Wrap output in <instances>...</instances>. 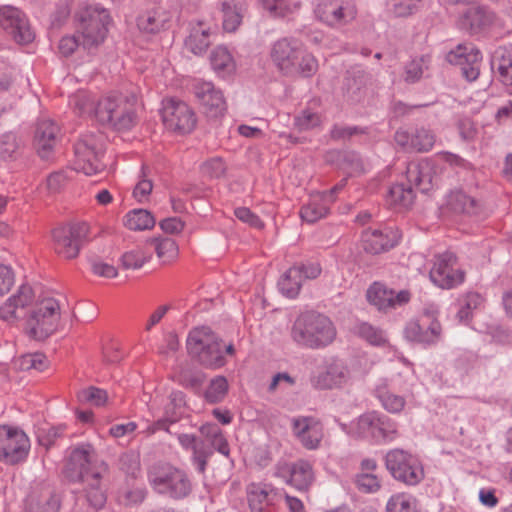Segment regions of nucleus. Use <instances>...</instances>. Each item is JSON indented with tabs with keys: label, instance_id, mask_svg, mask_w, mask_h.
<instances>
[{
	"label": "nucleus",
	"instance_id": "f257e3e1",
	"mask_svg": "<svg viewBox=\"0 0 512 512\" xmlns=\"http://www.w3.org/2000/svg\"><path fill=\"white\" fill-rule=\"evenodd\" d=\"M108 465L96 457L92 445L83 443L75 447L69 456L64 474L71 482L83 485V496L88 505L101 509L107 500L105 475Z\"/></svg>",
	"mask_w": 512,
	"mask_h": 512
},
{
	"label": "nucleus",
	"instance_id": "f03ea898",
	"mask_svg": "<svg viewBox=\"0 0 512 512\" xmlns=\"http://www.w3.org/2000/svg\"><path fill=\"white\" fill-rule=\"evenodd\" d=\"M75 19L80 37L64 36L60 39L58 48L63 56L71 55L79 45L88 50L100 45L111 21L108 10L98 3L82 4Z\"/></svg>",
	"mask_w": 512,
	"mask_h": 512
},
{
	"label": "nucleus",
	"instance_id": "7ed1b4c3",
	"mask_svg": "<svg viewBox=\"0 0 512 512\" xmlns=\"http://www.w3.org/2000/svg\"><path fill=\"white\" fill-rule=\"evenodd\" d=\"M337 330L331 319L315 311L299 314L290 328L291 340L304 349L322 350L336 339Z\"/></svg>",
	"mask_w": 512,
	"mask_h": 512
},
{
	"label": "nucleus",
	"instance_id": "20e7f679",
	"mask_svg": "<svg viewBox=\"0 0 512 512\" xmlns=\"http://www.w3.org/2000/svg\"><path fill=\"white\" fill-rule=\"evenodd\" d=\"M275 66L287 76L311 77L318 70V61L296 38L284 37L275 41L270 50Z\"/></svg>",
	"mask_w": 512,
	"mask_h": 512
},
{
	"label": "nucleus",
	"instance_id": "39448f33",
	"mask_svg": "<svg viewBox=\"0 0 512 512\" xmlns=\"http://www.w3.org/2000/svg\"><path fill=\"white\" fill-rule=\"evenodd\" d=\"M136 104L134 92H111L97 100L94 117L115 130H130L136 122Z\"/></svg>",
	"mask_w": 512,
	"mask_h": 512
},
{
	"label": "nucleus",
	"instance_id": "423d86ee",
	"mask_svg": "<svg viewBox=\"0 0 512 512\" xmlns=\"http://www.w3.org/2000/svg\"><path fill=\"white\" fill-rule=\"evenodd\" d=\"M147 478L149 485L156 494L172 500H183L193 490V484L188 473L169 463L151 466Z\"/></svg>",
	"mask_w": 512,
	"mask_h": 512
},
{
	"label": "nucleus",
	"instance_id": "0eeeda50",
	"mask_svg": "<svg viewBox=\"0 0 512 512\" xmlns=\"http://www.w3.org/2000/svg\"><path fill=\"white\" fill-rule=\"evenodd\" d=\"M187 350L205 367L217 369L226 364L222 339L210 327L202 326L190 331Z\"/></svg>",
	"mask_w": 512,
	"mask_h": 512
},
{
	"label": "nucleus",
	"instance_id": "6e6552de",
	"mask_svg": "<svg viewBox=\"0 0 512 512\" xmlns=\"http://www.w3.org/2000/svg\"><path fill=\"white\" fill-rule=\"evenodd\" d=\"M60 320V305L52 297L38 300L25 320V331L34 340H44L53 334Z\"/></svg>",
	"mask_w": 512,
	"mask_h": 512
},
{
	"label": "nucleus",
	"instance_id": "1a4fd4ad",
	"mask_svg": "<svg viewBox=\"0 0 512 512\" xmlns=\"http://www.w3.org/2000/svg\"><path fill=\"white\" fill-rule=\"evenodd\" d=\"M385 466L395 480L407 486L419 484L425 476L419 460L402 449H393L387 452Z\"/></svg>",
	"mask_w": 512,
	"mask_h": 512
},
{
	"label": "nucleus",
	"instance_id": "9d476101",
	"mask_svg": "<svg viewBox=\"0 0 512 512\" xmlns=\"http://www.w3.org/2000/svg\"><path fill=\"white\" fill-rule=\"evenodd\" d=\"M89 226L84 222L55 228L52 231L53 248L65 259L76 258L88 237Z\"/></svg>",
	"mask_w": 512,
	"mask_h": 512
},
{
	"label": "nucleus",
	"instance_id": "9b49d317",
	"mask_svg": "<svg viewBox=\"0 0 512 512\" xmlns=\"http://www.w3.org/2000/svg\"><path fill=\"white\" fill-rule=\"evenodd\" d=\"M30 439L18 427L0 426V461L17 464L24 460L30 452Z\"/></svg>",
	"mask_w": 512,
	"mask_h": 512
},
{
	"label": "nucleus",
	"instance_id": "f8f14e48",
	"mask_svg": "<svg viewBox=\"0 0 512 512\" xmlns=\"http://www.w3.org/2000/svg\"><path fill=\"white\" fill-rule=\"evenodd\" d=\"M75 159L73 169L91 176L101 172L104 164L101 161L103 148L94 135L83 136L74 146Z\"/></svg>",
	"mask_w": 512,
	"mask_h": 512
},
{
	"label": "nucleus",
	"instance_id": "ddd939ff",
	"mask_svg": "<svg viewBox=\"0 0 512 512\" xmlns=\"http://www.w3.org/2000/svg\"><path fill=\"white\" fill-rule=\"evenodd\" d=\"M0 26L18 44H29L35 38V32L28 17L15 6L3 5L0 7Z\"/></svg>",
	"mask_w": 512,
	"mask_h": 512
},
{
	"label": "nucleus",
	"instance_id": "4468645a",
	"mask_svg": "<svg viewBox=\"0 0 512 512\" xmlns=\"http://www.w3.org/2000/svg\"><path fill=\"white\" fill-rule=\"evenodd\" d=\"M442 335V326L434 314L425 312L407 322L404 337L412 343L434 345Z\"/></svg>",
	"mask_w": 512,
	"mask_h": 512
},
{
	"label": "nucleus",
	"instance_id": "2eb2a0df",
	"mask_svg": "<svg viewBox=\"0 0 512 512\" xmlns=\"http://www.w3.org/2000/svg\"><path fill=\"white\" fill-rule=\"evenodd\" d=\"M161 116L168 130L180 134L191 132L196 124L195 114L190 107L174 98L163 100Z\"/></svg>",
	"mask_w": 512,
	"mask_h": 512
},
{
	"label": "nucleus",
	"instance_id": "dca6fc26",
	"mask_svg": "<svg viewBox=\"0 0 512 512\" xmlns=\"http://www.w3.org/2000/svg\"><path fill=\"white\" fill-rule=\"evenodd\" d=\"M457 257L449 251L438 254L434 258L430 270L431 281L443 289H451L464 281L465 273L456 268Z\"/></svg>",
	"mask_w": 512,
	"mask_h": 512
},
{
	"label": "nucleus",
	"instance_id": "f3484780",
	"mask_svg": "<svg viewBox=\"0 0 512 512\" xmlns=\"http://www.w3.org/2000/svg\"><path fill=\"white\" fill-rule=\"evenodd\" d=\"M358 432L377 442H390L397 437L396 424L385 415L372 411L359 417Z\"/></svg>",
	"mask_w": 512,
	"mask_h": 512
},
{
	"label": "nucleus",
	"instance_id": "a211bd4d",
	"mask_svg": "<svg viewBox=\"0 0 512 512\" xmlns=\"http://www.w3.org/2000/svg\"><path fill=\"white\" fill-rule=\"evenodd\" d=\"M411 294L408 290L396 293L381 282H374L366 291L367 301L379 311H388L398 306H403L410 301Z\"/></svg>",
	"mask_w": 512,
	"mask_h": 512
},
{
	"label": "nucleus",
	"instance_id": "6ab92c4d",
	"mask_svg": "<svg viewBox=\"0 0 512 512\" xmlns=\"http://www.w3.org/2000/svg\"><path fill=\"white\" fill-rule=\"evenodd\" d=\"M399 235L390 228H364L360 234V247L364 252L377 255L392 249L397 245Z\"/></svg>",
	"mask_w": 512,
	"mask_h": 512
},
{
	"label": "nucleus",
	"instance_id": "aec40b11",
	"mask_svg": "<svg viewBox=\"0 0 512 512\" xmlns=\"http://www.w3.org/2000/svg\"><path fill=\"white\" fill-rule=\"evenodd\" d=\"M274 474L298 490L307 489L314 480L312 466L306 460H298L294 463H278Z\"/></svg>",
	"mask_w": 512,
	"mask_h": 512
},
{
	"label": "nucleus",
	"instance_id": "412c9836",
	"mask_svg": "<svg viewBox=\"0 0 512 512\" xmlns=\"http://www.w3.org/2000/svg\"><path fill=\"white\" fill-rule=\"evenodd\" d=\"M446 59L450 64L460 66L462 75L468 81H475L478 78L482 55L475 47L458 45L447 54Z\"/></svg>",
	"mask_w": 512,
	"mask_h": 512
},
{
	"label": "nucleus",
	"instance_id": "4be33fe9",
	"mask_svg": "<svg viewBox=\"0 0 512 512\" xmlns=\"http://www.w3.org/2000/svg\"><path fill=\"white\" fill-rule=\"evenodd\" d=\"M313 13L320 22L331 26L340 27L346 23L349 13L347 0H312Z\"/></svg>",
	"mask_w": 512,
	"mask_h": 512
},
{
	"label": "nucleus",
	"instance_id": "5701e85b",
	"mask_svg": "<svg viewBox=\"0 0 512 512\" xmlns=\"http://www.w3.org/2000/svg\"><path fill=\"white\" fill-rule=\"evenodd\" d=\"M292 429L305 448L315 450L319 447L323 438V426L317 418L311 416L293 418Z\"/></svg>",
	"mask_w": 512,
	"mask_h": 512
},
{
	"label": "nucleus",
	"instance_id": "b1692460",
	"mask_svg": "<svg viewBox=\"0 0 512 512\" xmlns=\"http://www.w3.org/2000/svg\"><path fill=\"white\" fill-rule=\"evenodd\" d=\"M34 293L29 285H21L16 293L11 295L0 306V319L8 323H14L23 317L24 310L32 304Z\"/></svg>",
	"mask_w": 512,
	"mask_h": 512
},
{
	"label": "nucleus",
	"instance_id": "393cba45",
	"mask_svg": "<svg viewBox=\"0 0 512 512\" xmlns=\"http://www.w3.org/2000/svg\"><path fill=\"white\" fill-rule=\"evenodd\" d=\"M60 507V496L48 485L33 487L25 500L27 512H59Z\"/></svg>",
	"mask_w": 512,
	"mask_h": 512
},
{
	"label": "nucleus",
	"instance_id": "a878e982",
	"mask_svg": "<svg viewBox=\"0 0 512 512\" xmlns=\"http://www.w3.org/2000/svg\"><path fill=\"white\" fill-rule=\"evenodd\" d=\"M182 449L191 450L190 461L192 466L199 473H204L209 459L212 457V448L203 440L194 434L177 433L175 434Z\"/></svg>",
	"mask_w": 512,
	"mask_h": 512
},
{
	"label": "nucleus",
	"instance_id": "bb28decb",
	"mask_svg": "<svg viewBox=\"0 0 512 512\" xmlns=\"http://www.w3.org/2000/svg\"><path fill=\"white\" fill-rule=\"evenodd\" d=\"M59 126L50 119H41L38 121L35 135L34 147L37 154L42 159H49L58 142Z\"/></svg>",
	"mask_w": 512,
	"mask_h": 512
},
{
	"label": "nucleus",
	"instance_id": "cd10ccee",
	"mask_svg": "<svg viewBox=\"0 0 512 512\" xmlns=\"http://www.w3.org/2000/svg\"><path fill=\"white\" fill-rule=\"evenodd\" d=\"M193 90L196 98L211 116L221 115L226 110L223 92L212 82L197 81Z\"/></svg>",
	"mask_w": 512,
	"mask_h": 512
},
{
	"label": "nucleus",
	"instance_id": "c85d7f7f",
	"mask_svg": "<svg viewBox=\"0 0 512 512\" xmlns=\"http://www.w3.org/2000/svg\"><path fill=\"white\" fill-rule=\"evenodd\" d=\"M349 375V368L346 363L336 357L326 361V369L313 377L312 382L319 389H332L339 387L346 382Z\"/></svg>",
	"mask_w": 512,
	"mask_h": 512
},
{
	"label": "nucleus",
	"instance_id": "c756f323",
	"mask_svg": "<svg viewBox=\"0 0 512 512\" xmlns=\"http://www.w3.org/2000/svg\"><path fill=\"white\" fill-rule=\"evenodd\" d=\"M408 183L421 193H428L434 187L435 169L431 161L410 162L406 169Z\"/></svg>",
	"mask_w": 512,
	"mask_h": 512
},
{
	"label": "nucleus",
	"instance_id": "7c9ffc66",
	"mask_svg": "<svg viewBox=\"0 0 512 512\" xmlns=\"http://www.w3.org/2000/svg\"><path fill=\"white\" fill-rule=\"evenodd\" d=\"M282 497V492L271 484L252 483L247 488V498L252 512H263L266 507L274 505Z\"/></svg>",
	"mask_w": 512,
	"mask_h": 512
},
{
	"label": "nucleus",
	"instance_id": "2f4dec72",
	"mask_svg": "<svg viewBox=\"0 0 512 512\" xmlns=\"http://www.w3.org/2000/svg\"><path fill=\"white\" fill-rule=\"evenodd\" d=\"M185 394L182 391H172L163 408V416L155 422L156 429L168 431L169 425L180 420L185 412Z\"/></svg>",
	"mask_w": 512,
	"mask_h": 512
},
{
	"label": "nucleus",
	"instance_id": "473e14b6",
	"mask_svg": "<svg viewBox=\"0 0 512 512\" xmlns=\"http://www.w3.org/2000/svg\"><path fill=\"white\" fill-rule=\"evenodd\" d=\"M170 19V12L163 6L156 5L138 17L137 26L142 32L156 34L165 29Z\"/></svg>",
	"mask_w": 512,
	"mask_h": 512
},
{
	"label": "nucleus",
	"instance_id": "72a5a7b5",
	"mask_svg": "<svg viewBox=\"0 0 512 512\" xmlns=\"http://www.w3.org/2000/svg\"><path fill=\"white\" fill-rule=\"evenodd\" d=\"M331 203L326 193L314 195L301 207L300 217L309 224L315 223L328 215Z\"/></svg>",
	"mask_w": 512,
	"mask_h": 512
},
{
	"label": "nucleus",
	"instance_id": "f704fd0d",
	"mask_svg": "<svg viewBox=\"0 0 512 512\" xmlns=\"http://www.w3.org/2000/svg\"><path fill=\"white\" fill-rule=\"evenodd\" d=\"M199 432L204 441L212 448V455L217 451L225 457L230 456V447L227 438L221 428L215 423H204L199 427Z\"/></svg>",
	"mask_w": 512,
	"mask_h": 512
},
{
	"label": "nucleus",
	"instance_id": "c9c22d12",
	"mask_svg": "<svg viewBox=\"0 0 512 512\" xmlns=\"http://www.w3.org/2000/svg\"><path fill=\"white\" fill-rule=\"evenodd\" d=\"M246 4L242 0H224L221 3L222 25L226 32H235L241 25Z\"/></svg>",
	"mask_w": 512,
	"mask_h": 512
},
{
	"label": "nucleus",
	"instance_id": "e433bc0d",
	"mask_svg": "<svg viewBox=\"0 0 512 512\" xmlns=\"http://www.w3.org/2000/svg\"><path fill=\"white\" fill-rule=\"evenodd\" d=\"M491 65L497 69L500 81L506 86H512V45L497 48Z\"/></svg>",
	"mask_w": 512,
	"mask_h": 512
},
{
	"label": "nucleus",
	"instance_id": "4c0bfd02",
	"mask_svg": "<svg viewBox=\"0 0 512 512\" xmlns=\"http://www.w3.org/2000/svg\"><path fill=\"white\" fill-rule=\"evenodd\" d=\"M302 284L303 276L297 267H290L277 282L280 293L289 299H295L299 295Z\"/></svg>",
	"mask_w": 512,
	"mask_h": 512
},
{
	"label": "nucleus",
	"instance_id": "58836bf2",
	"mask_svg": "<svg viewBox=\"0 0 512 512\" xmlns=\"http://www.w3.org/2000/svg\"><path fill=\"white\" fill-rule=\"evenodd\" d=\"M211 44L210 28L204 27L201 23L194 26L185 41L187 49L195 55L204 54Z\"/></svg>",
	"mask_w": 512,
	"mask_h": 512
},
{
	"label": "nucleus",
	"instance_id": "ea45409f",
	"mask_svg": "<svg viewBox=\"0 0 512 512\" xmlns=\"http://www.w3.org/2000/svg\"><path fill=\"white\" fill-rule=\"evenodd\" d=\"M210 61L214 71L223 78L235 72L236 64L233 56L224 46H218L212 51Z\"/></svg>",
	"mask_w": 512,
	"mask_h": 512
},
{
	"label": "nucleus",
	"instance_id": "a19ab883",
	"mask_svg": "<svg viewBox=\"0 0 512 512\" xmlns=\"http://www.w3.org/2000/svg\"><path fill=\"white\" fill-rule=\"evenodd\" d=\"M493 14L484 7L469 8L462 19L463 27L476 32L493 22Z\"/></svg>",
	"mask_w": 512,
	"mask_h": 512
},
{
	"label": "nucleus",
	"instance_id": "79ce46f5",
	"mask_svg": "<svg viewBox=\"0 0 512 512\" xmlns=\"http://www.w3.org/2000/svg\"><path fill=\"white\" fill-rule=\"evenodd\" d=\"M448 205L456 213L477 215L480 211L479 202L463 191L452 192L449 196Z\"/></svg>",
	"mask_w": 512,
	"mask_h": 512
},
{
	"label": "nucleus",
	"instance_id": "37998d69",
	"mask_svg": "<svg viewBox=\"0 0 512 512\" xmlns=\"http://www.w3.org/2000/svg\"><path fill=\"white\" fill-rule=\"evenodd\" d=\"M156 221L154 216L145 209H133L124 217V225L129 230L144 231L152 229Z\"/></svg>",
	"mask_w": 512,
	"mask_h": 512
},
{
	"label": "nucleus",
	"instance_id": "c03bdc74",
	"mask_svg": "<svg viewBox=\"0 0 512 512\" xmlns=\"http://www.w3.org/2000/svg\"><path fill=\"white\" fill-rule=\"evenodd\" d=\"M147 243L154 247L156 255L162 263L171 262L178 256V245L172 238L153 237Z\"/></svg>",
	"mask_w": 512,
	"mask_h": 512
},
{
	"label": "nucleus",
	"instance_id": "a18cd8bd",
	"mask_svg": "<svg viewBox=\"0 0 512 512\" xmlns=\"http://www.w3.org/2000/svg\"><path fill=\"white\" fill-rule=\"evenodd\" d=\"M96 104L97 101H95L93 95L85 90H78L69 97L70 107L79 116H94Z\"/></svg>",
	"mask_w": 512,
	"mask_h": 512
},
{
	"label": "nucleus",
	"instance_id": "49530a36",
	"mask_svg": "<svg viewBox=\"0 0 512 512\" xmlns=\"http://www.w3.org/2000/svg\"><path fill=\"white\" fill-rule=\"evenodd\" d=\"M65 429V425L52 426L50 424H42L36 426L35 435L38 444L49 449L56 443L57 439L64 435Z\"/></svg>",
	"mask_w": 512,
	"mask_h": 512
},
{
	"label": "nucleus",
	"instance_id": "de8ad7c7",
	"mask_svg": "<svg viewBox=\"0 0 512 512\" xmlns=\"http://www.w3.org/2000/svg\"><path fill=\"white\" fill-rule=\"evenodd\" d=\"M415 198L414 188L408 183L395 184L391 186L388 192V199L391 204L399 205L405 208L413 204Z\"/></svg>",
	"mask_w": 512,
	"mask_h": 512
},
{
	"label": "nucleus",
	"instance_id": "09e8293b",
	"mask_svg": "<svg viewBox=\"0 0 512 512\" xmlns=\"http://www.w3.org/2000/svg\"><path fill=\"white\" fill-rule=\"evenodd\" d=\"M228 381L224 376H216L211 379L209 385L204 392L206 402L217 404L223 401L228 393Z\"/></svg>",
	"mask_w": 512,
	"mask_h": 512
},
{
	"label": "nucleus",
	"instance_id": "8fccbe9b",
	"mask_svg": "<svg viewBox=\"0 0 512 512\" xmlns=\"http://www.w3.org/2000/svg\"><path fill=\"white\" fill-rule=\"evenodd\" d=\"M376 396L383 408L390 413H400L406 403L404 397L390 392L386 386H378Z\"/></svg>",
	"mask_w": 512,
	"mask_h": 512
},
{
	"label": "nucleus",
	"instance_id": "3c124183",
	"mask_svg": "<svg viewBox=\"0 0 512 512\" xmlns=\"http://www.w3.org/2000/svg\"><path fill=\"white\" fill-rule=\"evenodd\" d=\"M386 512H417L416 499L407 493H397L390 497Z\"/></svg>",
	"mask_w": 512,
	"mask_h": 512
},
{
	"label": "nucleus",
	"instance_id": "603ef678",
	"mask_svg": "<svg viewBox=\"0 0 512 512\" xmlns=\"http://www.w3.org/2000/svg\"><path fill=\"white\" fill-rule=\"evenodd\" d=\"M47 364L48 360L42 353H30L22 355L14 363L15 367L19 370H36L38 372L44 371L47 367Z\"/></svg>",
	"mask_w": 512,
	"mask_h": 512
},
{
	"label": "nucleus",
	"instance_id": "864d4df0",
	"mask_svg": "<svg viewBox=\"0 0 512 512\" xmlns=\"http://www.w3.org/2000/svg\"><path fill=\"white\" fill-rule=\"evenodd\" d=\"M428 68V57L422 56L420 58L412 59L404 67L403 79L406 83L413 84L418 82Z\"/></svg>",
	"mask_w": 512,
	"mask_h": 512
},
{
	"label": "nucleus",
	"instance_id": "5fc2aeb1",
	"mask_svg": "<svg viewBox=\"0 0 512 512\" xmlns=\"http://www.w3.org/2000/svg\"><path fill=\"white\" fill-rule=\"evenodd\" d=\"M150 259L151 254L149 252H146L143 248L136 247L126 251L121 257V262L126 269H139Z\"/></svg>",
	"mask_w": 512,
	"mask_h": 512
},
{
	"label": "nucleus",
	"instance_id": "6e6d98bb",
	"mask_svg": "<svg viewBox=\"0 0 512 512\" xmlns=\"http://www.w3.org/2000/svg\"><path fill=\"white\" fill-rule=\"evenodd\" d=\"M357 334L359 337L374 346H380L386 343L383 331L367 322H362L358 325Z\"/></svg>",
	"mask_w": 512,
	"mask_h": 512
},
{
	"label": "nucleus",
	"instance_id": "4d7b16f0",
	"mask_svg": "<svg viewBox=\"0 0 512 512\" xmlns=\"http://www.w3.org/2000/svg\"><path fill=\"white\" fill-rule=\"evenodd\" d=\"M435 143V136L425 128H418L412 133V150L429 151Z\"/></svg>",
	"mask_w": 512,
	"mask_h": 512
},
{
	"label": "nucleus",
	"instance_id": "13d9d810",
	"mask_svg": "<svg viewBox=\"0 0 512 512\" xmlns=\"http://www.w3.org/2000/svg\"><path fill=\"white\" fill-rule=\"evenodd\" d=\"M357 489L362 493H376L381 488V481L373 473H358L354 479Z\"/></svg>",
	"mask_w": 512,
	"mask_h": 512
},
{
	"label": "nucleus",
	"instance_id": "bf43d9fd",
	"mask_svg": "<svg viewBox=\"0 0 512 512\" xmlns=\"http://www.w3.org/2000/svg\"><path fill=\"white\" fill-rule=\"evenodd\" d=\"M80 401L93 406H103L108 400V394L104 389L90 386L78 393Z\"/></svg>",
	"mask_w": 512,
	"mask_h": 512
},
{
	"label": "nucleus",
	"instance_id": "052dcab7",
	"mask_svg": "<svg viewBox=\"0 0 512 512\" xmlns=\"http://www.w3.org/2000/svg\"><path fill=\"white\" fill-rule=\"evenodd\" d=\"M321 121V115L310 109H304L294 119L295 126L299 131L314 129L321 124Z\"/></svg>",
	"mask_w": 512,
	"mask_h": 512
},
{
	"label": "nucleus",
	"instance_id": "680f3d73",
	"mask_svg": "<svg viewBox=\"0 0 512 512\" xmlns=\"http://www.w3.org/2000/svg\"><path fill=\"white\" fill-rule=\"evenodd\" d=\"M146 495L147 490L144 487L136 486L122 489L118 499L124 505H138L144 501Z\"/></svg>",
	"mask_w": 512,
	"mask_h": 512
},
{
	"label": "nucleus",
	"instance_id": "e2e57ef3",
	"mask_svg": "<svg viewBox=\"0 0 512 512\" xmlns=\"http://www.w3.org/2000/svg\"><path fill=\"white\" fill-rule=\"evenodd\" d=\"M481 302V297L477 293H469L464 299V303L460 307L457 312V317L460 322H466L471 317V312L473 309L477 308V306Z\"/></svg>",
	"mask_w": 512,
	"mask_h": 512
},
{
	"label": "nucleus",
	"instance_id": "0e129e2a",
	"mask_svg": "<svg viewBox=\"0 0 512 512\" xmlns=\"http://www.w3.org/2000/svg\"><path fill=\"white\" fill-rule=\"evenodd\" d=\"M142 172L144 173V168H142ZM152 189V181L150 179H147L143 174V176L139 179L136 186L134 187L133 197L136 199L137 202L143 203L148 199Z\"/></svg>",
	"mask_w": 512,
	"mask_h": 512
},
{
	"label": "nucleus",
	"instance_id": "69168bd1",
	"mask_svg": "<svg viewBox=\"0 0 512 512\" xmlns=\"http://www.w3.org/2000/svg\"><path fill=\"white\" fill-rule=\"evenodd\" d=\"M15 283V274L11 266L0 263V297L10 291Z\"/></svg>",
	"mask_w": 512,
	"mask_h": 512
},
{
	"label": "nucleus",
	"instance_id": "338daca9",
	"mask_svg": "<svg viewBox=\"0 0 512 512\" xmlns=\"http://www.w3.org/2000/svg\"><path fill=\"white\" fill-rule=\"evenodd\" d=\"M18 149L16 136L13 133H6L0 142V155L3 159L12 158Z\"/></svg>",
	"mask_w": 512,
	"mask_h": 512
},
{
	"label": "nucleus",
	"instance_id": "774afa93",
	"mask_svg": "<svg viewBox=\"0 0 512 512\" xmlns=\"http://www.w3.org/2000/svg\"><path fill=\"white\" fill-rule=\"evenodd\" d=\"M234 215L237 219L250 225L251 227L261 229L264 226L261 219L247 207L236 208L234 210Z\"/></svg>",
	"mask_w": 512,
	"mask_h": 512
}]
</instances>
